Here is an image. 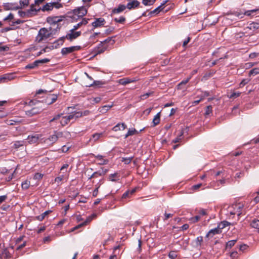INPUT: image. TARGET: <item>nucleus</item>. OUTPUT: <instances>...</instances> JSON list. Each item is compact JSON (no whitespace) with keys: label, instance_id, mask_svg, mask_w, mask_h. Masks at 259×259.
<instances>
[{"label":"nucleus","instance_id":"nucleus-1","mask_svg":"<svg viewBox=\"0 0 259 259\" xmlns=\"http://www.w3.org/2000/svg\"><path fill=\"white\" fill-rule=\"evenodd\" d=\"M58 98L57 95L55 94H48L46 96V98L41 101L37 100L38 97L36 98V99L31 100L28 103L29 105H35L37 104H44L45 103L46 105H51L56 102ZM44 105H43L44 106Z\"/></svg>","mask_w":259,"mask_h":259},{"label":"nucleus","instance_id":"nucleus-2","mask_svg":"<svg viewBox=\"0 0 259 259\" xmlns=\"http://www.w3.org/2000/svg\"><path fill=\"white\" fill-rule=\"evenodd\" d=\"M87 12V9L84 7L81 6L74 9L72 12H68V14L69 15L72 14L69 16L73 20V21H77L78 19L84 16Z\"/></svg>","mask_w":259,"mask_h":259},{"label":"nucleus","instance_id":"nucleus-3","mask_svg":"<svg viewBox=\"0 0 259 259\" xmlns=\"http://www.w3.org/2000/svg\"><path fill=\"white\" fill-rule=\"evenodd\" d=\"M51 36V33L49 32L48 29L43 27L39 29L37 35L36 37V41L39 43L44 40H46Z\"/></svg>","mask_w":259,"mask_h":259},{"label":"nucleus","instance_id":"nucleus-4","mask_svg":"<svg viewBox=\"0 0 259 259\" xmlns=\"http://www.w3.org/2000/svg\"><path fill=\"white\" fill-rule=\"evenodd\" d=\"M38 104V106L32 108L30 110L26 111V115L29 117H32L41 112L45 109V105L42 106L40 104Z\"/></svg>","mask_w":259,"mask_h":259},{"label":"nucleus","instance_id":"nucleus-5","mask_svg":"<svg viewBox=\"0 0 259 259\" xmlns=\"http://www.w3.org/2000/svg\"><path fill=\"white\" fill-rule=\"evenodd\" d=\"M19 15L22 18H29L36 15V8H33V5H31L30 9L26 11H19Z\"/></svg>","mask_w":259,"mask_h":259},{"label":"nucleus","instance_id":"nucleus-6","mask_svg":"<svg viewBox=\"0 0 259 259\" xmlns=\"http://www.w3.org/2000/svg\"><path fill=\"white\" fill-rule=\"evenodd\" d=\"M65 17L64 16L48 17L47 18V22L53 26L59 24Z\"/></svg>","mask_w":259,"mask_h":259},{"label":"nucleus","instance_id":"nucleus-7","mask_svg":"<svg viewBox=\"0 0 259 259\" xmlns=\"http://www.w3.org/2000/svg\"><path fill=\"white\" fill-rule=\"evenodd\" d=\"M70 33H67L65 36L61 37L59 38V41H61V45H62L64 42V39L66 38L69 40L70 41L73 39L77 38L75 35L74 31H70Z\"/></svg>","mask_w":259,"mask_h":259},{"label":"nucleus","instance_id":"nucleus-8","mask_svg":"<svg viewBox=\"0 0 259 259\" xmlns=\"http://www.w3.org/2000/svg\"><path fill=\"white\" fill-rule=\"evenodd\" d=\"M105 23L106 21L104 18H96L95 21L92 23L93 28L92 29L91 31H94V29L96 28L104 26Z\"/></svg>","mask_w":259,"mask_h":259},{"label":"nucleus","instance_id":"nucleus-9","mask_svg":"<svg viewBox=\"0 0 259 259\" xmlns=\"http://www.w3.org/2000/svg\"><path fill=\"white\" fill-rule=\"evenodd\" d=\"M41 137L42 135L41 134L29 135L27 139V142L30 144L36 143Z\"/></svg>","mask_w":259,"mask_h":259},{"label":"nucleus","instance_id":"nucleus-10","mask_svg":"<svg viewBox=\"0 0 259 259\" xmlns=\"http://www.w3.org/2000/svg\"><path fill=\"white\" fill-rule=\"evenodd\" d=\"M14 73H7L0 77V83L7 82L15 78Z\"/></svg>","mask_w":259,"mask_h":259},{"label":"nucleus","instance_id":"nucleus-11","mask_svg":"<svg viewBox=\"0 0 259 259\" xmlns=\"http://www.w3.org/2000/svg\"><path fill=\"white\" fill-rule=\"evenodd\" d=\"M5 10H18V5L16 3H4L3 5Z\"/></svg>","mask_w":259,"mask_h":259},{"label":"nucleus","instance_id":"nucleus-12","mask_svg":"<svg viewBox=\"0 0 259 259\" xmlns=\"http://www.w3.org/2000/svg\"><path fill=\"white\" fill-rule=\"evenodd\" d=\"M139 79L135 77V78H123L119 80V82L120 84L122 85H126L128 83L134 82L138 80Z\"/></svg>","mask_w":259,"mask_h":259},{"label":"nucleus","instance_id":"nucleus-13","mask_svg":"<svg viewBox=\"0 0 259 259\" xmlns=\"http://www.w3.org/2000/svg\"><path fill=\"white\" fill-rule=\"evenodd\" d=\"M222 233V230L218 226L217 228L211 229L206 235L205 238H208L209 237H212L213 235L215 234H219Z\"/></svg>","mask_w":259,"mask_h":259},{"label":"nucleus","instance_id":"nucleus-14","mask_svg":"<svg viewBox=\"0 0 259 259\" xmlns=\"http://www.w3.org/2000/svg\"><path fill=\"white\" fill-rule=\"evenodd\" d=\"M53 9V7L52 3H47L42 8H39L38 9L36 8V15L37 14V12L41 10L43 12L45 11H51Z\"/></svg>","mask_w":259,"mask_h":259},{"label":"nucleus","instance_id":"nucleus-15","mask_svg":"<svg viewBox=\"0 0 259 259\" xmlns=\"http://www.w3.org/2000/svg\"><path fill=\"white\" fill-rule=\"evenodd\" d=\"M126 8V6L120 4L118 8H114L112 10L111 15H112L113 14L120 13L125 10Z\"/></svg>","mask_w":259,"mask_h":259},{"label":"nucleus","instance_id":"nucleus-16","mask_svg":"<svg viewBox=\"0 0 259 259\" xmlns=\"http://www.w3.org/2000/svg\"><path fill=\"white\" fill-rule=\"evenodd\" d=\"M58 133L57 132H55L54 134L50 136L46 141L47 142L49 141L50 144L53 145L58 140Z\"/></svg>","mask_w":259,"mask_h":259},{"label":"nucleus","instance_id":"nucleus-17","mask_svg":"<svg viewBox=\"0 0 259 259\" xmlns=\"http://www.w3.org/2000/svg\"><path fill=\"white\" fill-rule=\"evenodd\" d=\"M140 5V2L137 1H133L132 2H130L126 6V8L131 10L132 9H134L137 8Z\"/></svg>","mask_w":259,"mask_h":259},{"label":"nucleus","instance_id":"nucleus-18","mask_svg":"<svg viewBox=\"0 0 259 259\" xmlns=\"http://www.w3.org/2000/svg\"><path fill=\"white\" fill-rule=\"evenodd\" d=\"M107 47L108 46L103 47L102 48H95L94 50L95 54L93 57H95L98 54L104 53L107 50Z\"/></svg>","mask_w":259,"mask_h":259},{"label":"nucleus","instance_id":"nucleus-19","mask_svg":"<svg viewBox=\"0 0 259 259\" xmlns=\"http://www.w3.org/2000/svg\"><path fill=\"white\" fill-rule=\"evenodd\" d=\"M113 106V104H111V105H106L101 107L99 110L100 112L102 113H106L107 111H108L111 107Z\"/></svg>","mask_w":259,"mask_h":259},{"label":"nucleus","instance_id":"nucleus-20","mask_svg":"<svg viewBox=\"0 0 259 259\" xmlns=\"http://www.w3.org/2000/svg\"><path fill=\"white\" fill-rule=\"evenodd\" d=\"M160 112H158L157 113V114L154 116L153 121L152 123L153 125L152 126H155L158 124L160 122Z\"/></svg>","mask_w":259,"mask_h":259},{"label":"nucleus","instance_id":"nucleus-21","mask_svg":"<svg viewBox=\"0 0 259 259\" xmlns=\"http://www.w3.org/2000/svg\"><path fill=\"white\" fill-rule=\"evenodd\" d=\"M164 7H162V6H159L157 8L155 9L154 10L151 11L149 14L148 16H152L154 14H157L161 11H162L164 9Z\"/></svg>","mask_w":259,"mask_h":259},{"label":"nucleus","instance_id":"nucleus-22","mask_svg":"<svg viewBox=\"0 0 259 259\" xmlns=\"http://www.w3.org/2000/svg\"><path fill=\"white\" fill-rule=\"evenodd\" d=\"M51 212V210L46 211L40 215L35 217V219L39 221H42L45 218L46 216L48 215Z\"/></svg>","mask_w":259,"mask_h":259},{"label":"nucleus","instance_id":"nucleus-23","mask_svg":"<svg viewBox=\"0 0 259 259\" xmlns=\"http://www.w3.org/2000/svg\"><path fill=\"white\" fill-rule=\"evenodd\" d=\"M2 254L5 259H9L12 257V255L8 250V248H5L2 250Z\"/></svg>","mask_w":259,"mask_h":259},{"label":"nucleus","instance_id":"nucleus-24","mask_svg":"<svg viewBox=\"0 0 259 259\" xmlns=\"http://www.w3.org/2000/svg\"><path fill=\"white\" fill-rule=\"evenodd\" d=\"M73 52L72 47L64 48L61 50V53L63 55H66Z\"/></svg>","mask_w":259,"mask_h":259},{"label":"nucleus","instance_id":"nucleus-25","mask_svg":"<svg viewBox=\"0 0 259 259\" xmlns=\"http://www.w3.org/2000/svg\"><path fill=\"white\" fill-rule=\"evenodd\" d=\"M29 1L30 0H20V5H18L19 9H22L28 6L29 4Z\"/></svg>","mask_w":259,"mask_h":259},{"label":"nucleus","instance_id":"nucleus-26","mask_svg":"<svg viewBox=\"0 0 259 259\" xmlns=\"http://www.w3.org/2000/svg\"><path fill=\"white\" fill-rule=\"evenodd\" d=\"M105 82L102 81H99V80H95L93 82V83L90 84V85H87V86L88 87H100L101 85L105 84Z\"/></svg>","mask_w":259,"mask_h":259},{"label":"nucleus","instance_id":"nucleus-27","mask_svg":"<svg viewBox=\"0 0 259 259\" xmlns=\"http://www.w3.org/2000/svg\"><path fill=\"white\" fill-rule=\"evenodd\" d=\"M250 225L252 228L259 230V220L257 219H253L251 222Z\"/></svg>","mask_w":259,"mask_h":259},{"label":"nucleus","instance_id":"nucleus-28","mask_svg":"<svg viewBox=\"0 0 259 259\" xmlns=\"http://www.w3.org/2000/svg\"><path fill=\"white\" fill-rule=\"evenodd\" d=\"M203 241V237L200 236L198 237L195 240V245L196 247L201 246Z\"/></svg>","mask_w":259,"mask_h":259},{"label":"nucleus","instance_id":"nucleus-29","mask_svg":"<svg viewBox=\"0 0 259 259\" xmlns=\"http://www.w3.org/2000/svg\"><path fill=\"white\" fill-rule=\"evenodd\" d=\"M139 134V132L137 131L135 128L134 129H129L127 134L125 135L124 138H127L128 136H133L135 134Z\"/></svg>","mask_w":259,"mask_h":259},{"label":"nucleus","instance_id":"nucleus-30","mask_svg":"<svg viewBox=\"0 0 259 259\" xmlns=\"http://www.w3.org/2000/svg\"><path fill=\"white\" fill-rule=\"evenodd\" d=\"M230 225H231L230 223H229L226 221H224L221 222L220 223H219L218 226L220 229V230H222V229H224L226 227Z\"/></svg>","mask_w":259,"mask_h":259},{"label":"nucleus","instance_id":"nucleus-31","mask_svg":"<svg viewBox=\"0 0 259 259\" xmlns=\"http://www.w3.org/2000/svg\"><path fill=\"white\" fill-rule=\"evenodd\" d=\"M25 142L24 141H17L15 142L13 147L15 149H18L22 146H23Z\"/></svg>","mask_w":259,"mask_h":259},{"label":"nucleus","instance_id":"nucleus-32","mask_svg":"<svg viewBox=\"0 0 259 259\" xmlns=\"http://www.w3.org/2000/svg\"><path fill=\"white\" fill-rule=\"evenodd\" d=\"M250 29L256 30L259 28V23L252 22L248 27Z\"/></svg>","mask_w":259,"mask_h":259},{"label":"nucleus","instance_id":"nucleus-33","mask_svg":"<svg viewBox=\"0 0 259 259\" xmlns=\"http://www.w3.org/2000/svg\"><path fill=\"white\" fill-rule=\"evenodd\" d=\"M50 60L49 59L45 58V59H41V60H35V64H36L37 66H38L39 65V64L48 63V62H50Z\"/></svg>","mask_w":259,"mask_h":259},{"label":"nucleus","instance_id":"nucleus-34","mask_svg":"<svg viewBox=\"0 0 259 259\" xmlns=\"http://www.w3.org/2000/svg\"><path fill=\"white\" fill-rule=\"evenodd\" d=\"M236 241L237 240H232L227 242L226 245V249H227L228 248H231L232 247L234 246Z\"/></svg>","mask_w":259,"mask_h":259},{"label":"nucleus","instance_id":"nucleus-35","mask_svg":"<svg viewBox=\"0 0 259 259\" xmlns=\"http://www.w3.org/2000/svg\"><path fill=\"white\" fill-rule=\"evenodd\" d=\"M134 157H122L121 159V161L124 162L125 164H130L132 160H133Z\"/></svg>","mask_w":259,"mask_h":259},{"label":"nucleus","instance_id":"nucleus-36","mask_svg":"<svg viewBox=\"0 0 259 259\" xmlns=\"http://www.w3.org/2000/svg\"><path fill=\"white\" fill-rule=\"evenodd\" d=\"M168 256L170 259H176L178 256L177 251L175 250L170 251L169 252Z\"/></svg>","mask_w":259,"mask_h":259},{"label":"nucleus","instance_id":"nucleus-37","mask_svg":"<svg viewBox=\"0 0 259 259\" xmlns=\"http://www.w3.org/2000/svg\"><path fill=\"white\" fill-rule=\"evenodd\" d=\"M184 133V131L182 130L179 136H178V137H177L176 139H174L172 140V142L174 143H177L179 142L181 140V139H182L181 137L183 136Z\"/></svg>","mask_w":259,"mask_h":259},{"label":"nucleus","instance_id":"nucleus-38","mask_svg":"<svg viewBox=\"0 0 259 259\" xmlns=\"http://www.w3.org/2000/svg\"><path fill=\"white\" fill-rule=\"evenodd\" d=\"M215 73V71H210L209 72L206 73L203 76L202 78L204 80H207L209 77L212 76V75Z\"/></svg>","mask_w":259,"mask_h":259},{"label":"nucleus","instance_id":"nucleus-39","mask_svg":"<svg viewBox=\"0 0 259 259\" xmlns=\"http://www.w3.org/2000/svg\"><path fill=\"white\" fill-rule=\"evenodd\" d=\"M29 186H30V182L29 181H25L22 182V183L21 184L22 188L23 190L28 189L29 188Z\"/></svg>","mask_w":259,"mask_h":259},{"label":"nucleus","instance_id":"nucleus-40","mask_svg":"<svg viewBox=\"0 0 259 259\" xmlns=\"http://www.w3.org/2000/svg\"><path fill=\"white\" fill-rule=\"evenodd\" d=\"M63 119L61 120L60 123L62 126H65L70 121L69 119H68L67 116L63 117Z\"/></svg>","mask_w":259,"mask_h":259},{"label":"nucleus","instance_id":"nucleus-41","mask_svg":"<svg viewBox=\"0 0 259 259\" xmlns=\"http://www.w3.org/2000/svg\"><path fill=\"white\" fill-rule=\"evenodd\" d=\"M212 107L211 105H209V106H207L205 109V116H207V115H209L210 114H211L212 113Z\"/></svg>","mask_w":259,"mask_h":259},{"label":"nucleus","instance_id":"nucleus-42","mask_svg":"<svg viewBox=\"0 0 259 259\" xmlns=\"http://www.w3.org/2000/svg\"><path fill=\"white\" fill-rule=\"evenodd\" d=\"M114 21L116 23L123 24L125 21V18L123 16H121L119 18H114Z\"/></svg>","mask_w":259,"mask_h":259},{"label":"nucleus","instance_id":"nucleus-43","mask_svg":"<svg viewBox=\"0 0 259 259\" xmlns=\"http://www.w3.org/2000/svg\"><path fill=\"white\" fill-rule=\"evenodd\" d=\"M37 65L36 64H35V61H34L32 63H30L27 64L25 67V69H33L35 67H37Z\"/></svg>","mask_w":259,"mask_h":259},{"label":"nucleus","instance_id":"nucleus-44","mask_svg":"<svg viewBox=\"0 0 259 259\" xmlns=\"http://www.w3.org/2000/svg\"><path fill=\"white\" fill-rule=\"evenodd\" d=\"M55 26H56L55 28H53V29H52V32H50L52 35L56 34V33L60 30L61 27L60 24H57Z\"/></svg>","mask_w":259,"mask_h":259},{"label":"nucleus","instance_id":"nucleus-45","mask_svg":"<svg viewBox=\"0 0 259 259\" xmlns=\"http://www.w3.org/2000/svg\"><path fill=\"white\" fill-rule=\"evenodd\" d=\"M259 74V68H254L251 70H250L249 72V76H251V75L254 74Z\"/></svg>","mask_w":259,"mask_h":259},{"label":"nucleus","instance_id":"nucleus-46","mask_svg":"<svg viewBox=\"0 0 259 259\" xmlns=\"http://www.w3.org/2000/svg\"><path fill=\"white\" fill-rule=\"evenodd\" d=\"M114 37H115V36H114ZM113 37H109L102 41L103 42L104 44H105V45H106L107 44L110 42H111V44H113L115 42V40L113 39Z\"/></svg>","mask_w":259,"mask_h":259},{"label":"nucleus","instance_id":"nucleus-47","mask_svg":"<svg viewBox=\"0 0 259 259\" xmlns=\"http://www.w3.org/2000/svg\"><path fill=\"white\" fill-rule=\"evenodd\" d=\"M156 0H143L142 3L145 6H150L153 5Z\"/></svg>","mask_w":259,"mask_h":259},{"label":"nucleus","instance_id":"nucleus-48","mask_svg":"<svg viewBox=\"0 0 259 259\" xmlns=\"http://www.w3.org/2000/svg\"><path fill=\"white\" fill-rule=\"evenodd\" d=\"M191 76L188 77L186 79L182 80L180 83H179L177 85V88H180V86H183L185 85L187 83L189 82L190 79H191Z\"/></svg>","mask_w":259,"mask_h":259},{"label":"nucleus","instance_id":"nucleus-49","mask_svg":"<svg viewBox=\"0 0 259 259\" xmlns=\"http://www.w3.org/2000/svg\"><path fill=\"white\" fill-rule=\"evenodd\" d=\"M153 92H148L140 96L141 100H145L148 98L150 95L153 94Z\"/></svg>","mask_w":259,"mask_h":259},{"label":"nucleus","instance_id":"nucleus-50","mask_svg":"<svg viewBox=\"0 0 259 259\" xmlns=\"http://www.w3.org/2000/svg\"><path fill=\"white\" fill-rule=\"evenodd\" d=\"M250 81V79H248V78H245V79H243L241 81V82L239 84V87L240 88H242L243 87H244L245 84H246L247 83H248L249 82V81Z\"/></svg>","mask_w":259,"mask_h":259},{"label":"nucleus","instance_id":"nucleus-51","mask_svg":"<svg viewBox=\"0 0 259 259\" xmlns=\"http://www.w3.org/2000/svg\"><path fill=\"white\" fill-rule=\"evenodd\" d=\"M241 94L240 92H234L229 96L230 99H234L239 97Z\"/></svg>","mask_w":259,"mask_h":259},{"label":"nucleus","instance_id":"nucleus-52","mask_svg":"<svg viewBox=\"0 0 259 259\" xmlns=\"http://www.w3.org/2000/svg\"><path fill=\"white\" fill-rule=\"evenodd\" d=\"M102 136V133H96L92 135V137L95 141L98 140Z\"/></svg>","mask_w":259,"mask_h":259},{"label":"nucleus","instance_id":"nucleus-53","mask_svg":"<svg viewBox=\"0 0 259 259\" xmlns=\"http://www.w3.org/2000/svg\"><path fill=\"white\" fill-rule=\"evenodd\" d=\"M52 5L53 8L54 7L56 9H59L60 8H62L63 7L62 4L58 3V2H53L51 3Z\"/></svg>","mask_w":259,"mask_h":259},{"label":"nucleus","instance_id":"nucleus-54","mask_svg":"<svg viewBox=\"0 0 259 259\" xmlns=\"http://www.w3.org/2000/svg\"><path fill=\"white\" fill-rule=\"evenodd\" d=\"M63 115L62 113H61V114H58L57 115H56L54 116V117L50 120V122H53L54 121H56L58 119H59L61 116L62 115Z\"/></svg>","mask_w":259,"mask_h":259},{"label":"nucleus","instance_id":"nucleus-55","mask_svg":"<svg viewBox=\"0 0 259 259\" xmlns=\"http://www.w3.org/2000/svg\"><path fill=\"white\" fill-rule=\"evenodd\" d=\"M43 176H44L43 174L37 172V173L35 174V175L34 176V179L35 180H39L42 178Z\"/></svg>","mask_w":259,"mask_h":259},{"label":"nucleus","instance_id":"nucleus-56","mask_svg":"<svg viewBox=\"0 0 259 259\" xmlns=\"http://www.w3.org/2000/svg\"><path fill=\"white\" fill-rule=\"evenodd\" d=\"M118 176V173L115 172L114 174H110L109 176L110 180L113 182L115 181L116 180L114 179V178H116Z\"/></svg>","mask_w":259,"mask_h":259},{"label":"nucleus","instance_id":"nucleus-57","mask_svg":"<svg viewBox=\"0 0 259 259\" xmlns=\"http://www.w3.org/2000/svg\"><path fill=\"white\" fill-rule=\"evenodd\" d=\"M14 19V15L12 13H10L9 15L4 19V21H11Z\"/></svg>","mask_w":259,"mask_h":259},{"label":"nucleus","instance_id":"nucleus-58","mask_svg":"<svg viewBox=\"0 0 259 259\" xmlns=\"http://www.w3.org/2000/svg\"><path fill=\"white\" fill-rule=\"evenodd\" d=\"M100 173V170L96 171L94 172L89 178V179H91L94 178H97L99 176V174Z\"/></svg>","mask_w":259,"mask_h":259},{"label":"nucleus","instance_id":"nucleus-59","mask_svg":"<svg viewBox=\"0 0 259 259\" xmlns=\"http://www.w3.org/2000/svg\"><path fill=\"white\" fill-rule=\"evenodd\" d=\"M73 113L74 114L75 119L80 117L83 115L82 112H80V111L76 112L75 111V112H73Z\"/></svg>","mask_w":259,"mask_h":259},{"label":"nucleus","instance_id":"nucleus-60","mask_svg":"<svg viewBox=\"0 0 259 259\" xmlns=\"http://www.w3.org/2000/svg\"><path fill=\"white\" fill-rule=\"evenodd\" d=\"M25 22L24 20H22L20 19H18L15 21H13L12 23L11 24V26H14L15 24H20L21 23H23Z\"/></svg>","mask_w":259,"mask_h":259},{"label":"nucleus","instance_id":"nucleus-61","mask_svg":"<svg viewBox=\"0 0 259 259\" xmlns=\"http://www.w3.org/2000/svg\"><path fill=\"white\" fill-rule=\"evenodd\" d=\"M259 9H253L251 10L247 11L245 12V15L246 16H250L251 13L258 11Z\"/></svg>","mask_w":259,"mask_h":259},{"label":"nucleus","instance_id":"nucleus-62","mask_svg":"<svg viewBox=\"0 0 259 259\" xmlns=\"http://www.w3.org/2000/svg\"><path fill=\"white\" fill-rule=\"evenodd\" d=\"M131 196V195H130V193H129V192H128V190H127L126 192H125L123 194V195H122V196L121 198H122V199H125V198H129V197H130V196Z\"/></svg>","mask_w":259,"mask_h":259},{"label":"nucleus","instance_id":"nucleus-63","mask_svg":"<svg viewBox=\"0 0 259 259\" xmlns=\"http://www.w3.org/2000/svg\"><path fill=\"white\" fill-rule=\"evenodd\" d=\"M82 25H81V23H80V22L77 23L76 25H74L73 26V28L71 29L70 30V31H74L75 30L78 29L80 27H81Z\"/></svg>","mask_w":259,"mask_h":259},{"label":"nucleus","instance_id":"nucleus-64","mask_svg":"<svg viewBox=\"0 0 259 259\" xmlns=\"http://www.w3.org/2000/svg\"><path fill=\"white\" fill-rule=\"evenodd\" d=\"M114 30V27H110L108 29H107L106 30H105V33L107 35H108V34H110L112 31H113Z\"/></svg>","mask_w":259,"mask_h":259}]
</instances>
